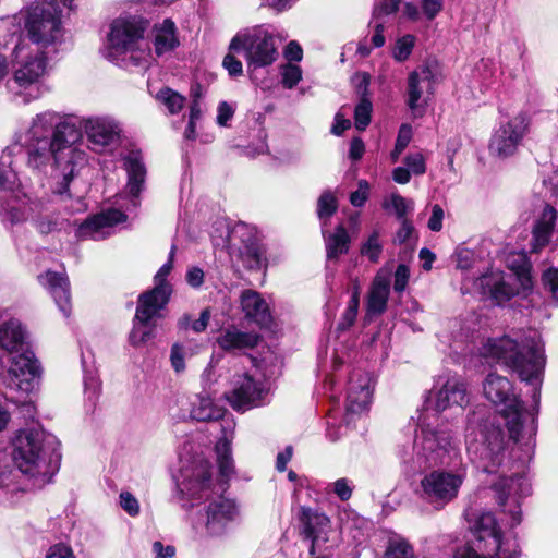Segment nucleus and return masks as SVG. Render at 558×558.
<instances>
[{
	"label": "nucleus",
	"instance_id": "obj_3",
	"mask_svg": "<svg viewBox=\"0 0 558 558\" xmlns=\"http://www.w3.org/2000/svg\"><path fill=\"white\" fill-rule=\"evenodd\" d=\"M402 459L418 471L449 466L429 471L420 482L422 498L435 509L445 508L459 496L468 469L462 462L459 442L450 429L422 425L415 435L412 454H403Z\"/></svg>",
	"mask_w": 558,
	"mask_h": 558
},
{
	"label": "nucleus",
	"instance_id": "obj_54",
	"mask_svg": "<svg viewBox=\"0 0 558 558\" xmlns=\"http://www.w3.org/2000/svg\"><path fill=\"white\" fill-rule=\"evenodd\" d=\"M120 506L131 517H136L140 513L138 500L130 492L120 494Z\"/></svg>",
	"mask_w": 558,
	"mask_h": 558
},
{
	"label": "nucleus",
	"instance_id": "obj_37",
	"mask_svg": "<svg viewBox=\"0 0 558 558\" xmlns=\"http://www.w3.org/2000/svg\"><path fill=\"white\" fill-rule=\"evenodd\" d=\"M383 207L386 210L392 209L396 216L403 220L405 215L413 209V202L398 193H392L384 199Z\"/></svg>",
	"mask_w": 558,
	"mask_h": 558
},
{
	"label": "nucleus",
	"instance_id": "obj_53",
	"mask_svg": "<svg viewBox=\"0 0 558 558\" xmlns=\"http://www.w3.org/2000/svg\"><path fill=\"white\" fill-rule=\"evenodd\" d=\"M410 269L407 265H398L393 275V290L398 293H402L409 282Z\"/></svg>",
	"mask_w": 558,
	"mask_h": 558
},
{
	"label": "nucleus",
	"instance_id": "obj_39",
	"mask_svg": "<svg viewBox=\"0 0 558 558\" xmlns=\"http://www.w3.org/2000/svg\"><path fill=\"white\" fill-rule=\"evenodd\" d=\"M151 320L141 322L136 315L134 316L133 328L129 336V341L133 347L142 345L154 337L153 328L148 327Z\"/></svg>",
	"mask_w": 558,
	"mask_h": 558
},
{
	"label": "nucleus",
	"instance_id": "obj_52",
	"mask_svg": "<svg viewBox=\"0 0 558 558\" xmlns=\"http://www.w3.org/2000/svg\"><path fill=\"white\" fill-rule=\"evenodd\" d=\"M404 162L411 173L415 175H421L426 171L425 159L421 153L409 154L405 157Z\"/></svg>",
	"mask_w": 558,
	"mask_h": 558
},
{
	"label": "nucleus",
	"instance_id": "obj_47",
	"mask_svg": "<svg viewBox=\"0 0 558 558\" xmlns=\"http://www.w3.org/2000/svg\"><path fill=\"white\" fill-rule=\"evenodd\" d=\"M412 137V130L409 125H402L399 130L395 148L391 151L392 162H397L400 155L403 153L405 147L409 145Z\"/></svg>",
	"mask_w": 558,
	"mask_h": 558
},
{
	"label": "nucleus",
	"instance_id": "obj_24",
	"mask_svg": "<svg viewBox=\"0 0 558 558\" xmlns=\"http://www.w3.org/2000/svg\"><path fill=\"white\" fill-rule=\"evenodd\" d=\"M125 220L126 215L124 213L111 208L94 215L83 222L77 230V235L81 239L100 241L110 235V228Z\"/></svg>",
	"mask_w": 558,
	"mask_h": 558
},
{
	"label": "nucleus",
	"instance_id": "obj_6",
	"mask_svg": "<svg viewBox=\"0 0 558 558\" xmlns=\"http://www.w3.org/2000/svg\"><path fill=\"white\" fill-rule=\"evenodd\" d=\"M471 531L473 539L459 547L453 558H520L517 538L502 533L493 513L478 514Z\"/></svg>",
	"mask_w": 558,
	"mask_h": 558
},
{
	"label": "nucleus",
	"instance_id": "obj_5",
	"mask_svg": "<svg viewBox=\"0 0 558 558\" xmlns=\"http://www.w3.org/2000/svg\"><path fill=\"white\" fill-rule=\"evenodd\" d=\"M147 24L135 16H120L109 24L101 54L122 68L147 69L151 63L149 44L145 39Z\"/></svg>",
	"mask_w": 558,
	"mask_h": 558
},
{
	"label": "nucleus",
	"instance_id": "obj_13",
	"mask_svg": "<svg viewBox=\"0 0 558 558\" xmlns=\"http://www.w3.org/2000/svg\"><path fill=\"white\" fill-rule=\"evenodd\" d=\"M268 391L265 378L255 371L254 373L235 374L225 396L235 411L245 412L263 405Z\"/></svg>",
	"mask_w": 558,
	"mask_h": 558
},
{
	"label": "nucleus",
	"instance_id": "obj_46",
	"mask_svg": "<svg viewBox=\"0 0 558 558\" xmlns=\"http://www.w3.org/2000/svg\"><path fill=\"white\" fill-rule=\"evenodd\" d=\"M415 37L413 35H404L399 38L393 49V57L397 61H405L414 47Z\"/></svg>",
	"mask_w": 558,
	"mask_h": 558
},
{
	"label": "nucleus",
	"instance_id": "obj_7",
	"mask_svg": "<svg viewBox=\"0 0 558 558\" xmlns=\"http://www.w3.org/2000/svg\"><path fill=\"white\" fill-rule=\"evenodd\" d=\"M465 442L468 453L483 471L493 473L502 464L507 441L495 417L483 422L480 413L474 412L468 420Z\"/></svg>",
	"mask_w": 558,
	"mask_h": 558
},
{
	"label": "nucleus",
	"instance_id": "obj_28",
	"mask_svg": "<svg viewBox=\"0 0 558 558\" xmlns=\"http://www.w3.org/2000/svg\"><path fill=\"white\" fill-rule=\"evenodd\" d=\"M241 306L246 317L256 324L265 326L270 323L271 316L268 304L259 293L252 290L244 291L241 295Z\"/></svg>",
	"mask_w": 558,
	"mask_h": 558
},
{
	"label": "nucleus",
	"instance_id": "obj_21",
	"mask_svg": "<svg viewBox=\"0 0 558 558\" xmlns=\"http://www.w3.org/2000/svg\"><path fill=\"white\" fill-rule=\"evenodd\" d=\"M41 377V367L29 349L17 352L11 360L8 371V384L11 388L23 392L36 389Z\"/></svg>",
	"mask_w": 558,
	"mask_h": 558
},
{
	"label": "nucleus",
	"instance_id": "obj_29",
	"mask_svg": "<svg viewBox=\"0 0 558 558\" xmlns=\"http://www.w3.org/2000/svg\"><path fill=\"white\" fill-rule=\"evenodd\" d=\"M179 46L177 27L174 22L166 19L162 23L154 27V48L155 53L160 57L172 51Z\"/></svg>",
	"mask_w": 558,
	"mask_h": 558
},
{
	"label": "nucleus",
	"instance_id": "obj_11",
	"mask_svg": "<svg viewBox=\"0 0 558 558\" xmlns=\"http://www.w3.org/2000/svg\"><path fill=\"white\" fill-rule=\"evenodd\" d=\"M225 409L214 402L207 395H196L191 401L190 416L199 422L218 421L222 418L223 436L216 444L219 472L228 481L234 472L231 458V440L234 423L223 418Z\"/></svg>",
	"mask_w": 558,
	"mask_h": 558
},
{
	"label": "nucleus",
	"instance_id": "obj_62",
	"mask_svg": "<svg viewBox=\"0 0 558 558\" xmlns=\"http://www.w3.org/2000/svg\"><path fill=\"white\" fill-rule=\"evenodd\" d=\"M284 58L288 61H301L303 57V50L296 41H290L284 49Z\"/></svg>",
	"mask_w": 558,
	"mask_h": 558
},
{
	"label": "nucleus",
	"instance_id": "obj_42",
	"mask_svg": "<svg viewBox=\"0 0 558 558\" xmlns=\"http://www.w3.org/2000/svg\"><path fill=\"white\" fill-rule=\"evenodd\" d=\"M384 558H414L412 546L403 538L389 541Z\"/></svg>",
	"mask_w": 558,
	"mask_h": 558
},
{
	"label": "nucleus",
	"instance_id": "obj_44",
	"mask_svg": "<svg viewBox=\"0 0 558 558\" xmlns=\"http://www.w3.org/2000/svg\"><path fill=\"white\" fill-rule=\"evenodd\" d=\"M372 102L366 97L361 98L354 110L355 128L360 131L366 129L371 122Z\"/></svg>",
	"mask_w": 558,
	"mask_h": 558
},
{
	"label": "nucleus",
	"instance_id": "obj_27",
	"mask_svg": "<svg viewBox=\"0 0 558 558\" xmlns=\"http://www.w3.org/2000/svg\"><path fill=\"white\" fill-rule=\"evenodd\" d=\"M556 219V209L550 205H545L533 228V252H538L548 245L554 232Z\"/></svg>",
	"mask_w": 558,
	"mask_h": 558
},
{
	"label": "nucleus",
	"instance_id": "obj_61",
	"mask_svg": "<svg viewBox=\"0 0 558 558\" xmlns=\"http://www.w3.org/2000/svg\"><path fill=\"white\" fill-rule=\"evenodd\" d=\"M442 219H444V210L442 208L436 204L433 206L432 216L428 220V228L432 231L438 232L442 228Z\"/></svg>",
	"mask_w": 558,
	"mask_h": 558
},
{
	"label": "nucleus",
	"instance_id": "obj_48",
	"mask_svg": "<svg viewBox=\"0 0 558 558\" xmlns=\"http://www.w3.org/2000/svg\"><path fill=\"white\" fill-rule=\"evenodd\" d=\"M84 387L86 399L94 405L100 392V380L95 373H85Z\"/></svg>",
	"mask_w": 558,
	"mask_h": 558
},
{
	"label": "nucleus",
	"instance_id": "obj_32",
	"mask_svg": "<svg viewBox=\"0 0 558 558\" xmlns=\"http://www.w3.org/2000/svg\"><path fill=\"white\" fill-rule=\"evenodd\" d=\"M14 147L5 148L0 155V190L14 192L20 187V181L14 167Z\"/></svg>",
	"mask_w": 558,
	"mask_h": 558
},
{
	"label": "nucleus",
	"instance_id": "obj_41",
	"mask_svg": "<svg viewBox=\"0 0 558 558\" xmlns=\"http://www.w3.org/2000/svg\"><path fill=\"white\" fill-rule=\"evenodd\" d=\"M33 221L35 228L43 234H48L60 230L66 222L64 219H60L59 217H54L53 215L48 214H39L33 218Z\"/></svg>",
	"mask_w": 558,
	"mask_h": 558
},
{
	"label": "nucleus",
	"instance_id": "obj_45",
	"mask_svg": "<svg viewBox=\"0 0 558 558\" xmlns=\"http://www.w3.org/2000/svg\"><path fill=\"white\" fill-rule=\"evenodd\" d=\"M281 76L283 87L291 89L301 81L302 70L299 65L287 63L281 66Z\"/></svg>",
	"mask_w": 558,
	"mask_h": 558
},
{
	"label": "nucleus",
	"instance_id": "obj_38",
	"mask_svg": "<svg viewBox=\"0 0 558 558\" xmlns=\"http://www.w3.org/2000/svg\"><path fill=\"white\" fill-rule=\"evenodd\" d=\"M360 253L372 263H377L379 260L383 253V243L377 230H374L362 243Z\"/></svg>",
	"mask_w": 558,
	"mask_h": 558
},
{
	"label": "nucleus",
	"instance_id": "obj_34",
	"mask_svg": "<svg viewBox=\"0 0 558 558\" xmlns=\"http://www.w3.org/2000/svg\"><path fill=\"white\" fill-rule=\"evenodd\" d=\"M240 256L243 264L250 269H259L266 264L265 251L255 240H250L240 250Z\"/></svg>",
	"mask_w": 558,
	"mask_h": 558
},
{
	"label": "nucleus",
	"instance_id": "obj_59",
	"mask_svg": "<svg viewBox=\"0 0 558 558\" xmlns=\"http://www.w3.org/2000/svg\"><path fill=\"white\" fill-rule=\"evenodd\" d=\"M46 558H76L70 546L56 544L48 549Z\"/></svg>",
	"mask_w": 558,
	"mask_h": 558
},
{
	"label": "nucleus",
	"instance_id": "obj_14",
	"mask_svg": "<svg viewBox=\"0 0 558 558\" xmlns=\"http://www.w3.org/2000/svg\"><path fill=\"white\" fill-rule=\"evenodd\" d=\"M174 246L170 252L169 260L163 264L155 275V287L142 293L137 301L136 318L141 322H148L162 317L161 311L166 307L172 293V287L167 281V277L172 269V257Z\"/></svg>",
	"mask_w": 558,
	"mask_h": 558
},
{
	"label": "nucleus",
	"instance_id": "obj_56",
	"mask_svg": "<svg viewBox=\"0 0 558 558\" xmlns=\"http://www.w3.org/2000/svg\"><path fill=\"white\" fill-rule=\"evenodd\" d=\"M333 493L342 500H349L352 496V484L345 477L338 478L333 482Z\"/></svg>",
	"mask_w": 558,
	"mask_h": 558
},
{
	"label": "nucleus",
	"instance_id": "obj_25",
	"mask_svg": "<svg viewBox=\"0 0 558 558\" xmlns=\"http://www.w3.org/2000/svg\"><path fill=\"white\" fill-rule=\"evenodd\" d=\"M40 283L49 291L64 317L72 312L70 281L64 272L47 271L39 277Z\"/></svg>",
	"mask_w": 558,
	"mask_h": 558
},
{
	"label": "nucleus",
	"instance_id": "obj_10",
	"mask_svg": "<svg viewBox=\"0 0 558 558\" xmlns=\"http://www.w3.org/2000/svg\"><path fill=\"white\" fill-rule=\"evenodd\" d=\"M61 3L35 2L24 15L25 29L37 50L57 53L64 40Z\"/></svg>",
	"mask_w": 558,
	"mask_h": 558
},
{
	"label": "nucleus",
	"instance_id": "obj_31",
	"mask_svg": "<svg viewBox=\"0 0 558 558\" xmlns=\"http://www.w3.org/2000/svg\"><path fill=\"white\" fill-rule=\"evenodd\" d=\"M125 167L129 177L128 191L132 196L136 197L143 189L146 174L141 155L138 153H131L125 158Z\"/></svg>",
	"mask_w": 558,
	"mask_h": 558
},
{
	"label": "nucleus",
	"instance_id": "obj_20",
	"mask_svg": "<svg viewBox=\"0 0 558 558\" xmlns=\"http://www.w3.org/2000/svg\"><path fill=\"white\" fill-rule=\"evenodd\" d=\"M206 502L203 514L206 533L220 536L240 517V507L234 499L223 495H214Z\"/></svg>",
	"mask_w": 558,
	"mask_h": 558
},
{
	"label": "nucleus",
	"instance_id": "obj_57",
	"mask_svg": "<svg viewBox=\"0 0 558 558\" xmlns=\"http://www.w3.org/2000/svg\"><path fill=\"white\" fill-rule=\"evenodd\" d=\"M222 65L232 77L240 76L243 73L242 62L238 60L231 52L223 58Z\"/></svg>",
	"mask_w": 558,
	"mask_h": 558
},
{
	"label": "nucleus",
	"instance_id": "obj_30",
	"mask_svg": "<svg viewBox=\"0 0 558 558\" xmlns=\"http://www.w3.org/2000/svg\"><path fill=\"white\" fill-rule=\"evenodd\" d=\"M219 347L226 351L252 349L258 343V336L254 332H244L236 328H228L217 339Z\"/></svg>",
	"mask_w": 558,
	"mask_h": 558
},
{
	"label": "nucleus",
	"instance_id": "obj_35",
	"mask_svg": "<svg viewBox=\"0 0 558 558\" xmlns=\"http://www.w3.org/2000/svg\"><path fill=\"white\" fill-rule=\"evenodd\" d=\"M4 458V454H0V488L11 495L23 492L25 488L17 481L19 473L5 462Z\"/></svg>",
	"mask_w": 558,
	"mask_h": 558
},
{
	"label": "nucleus",
	"instance_id": "obj_23",
	"mask_svg": "<svg viewBox=\"0 0 558 558\" xmlns=\"http://www.w3.org/2000/svg\"><path fill=\"white\" fill-rule=\"evenodd\" d=\"M435 410L442 412L450 407L463 408L469 403L465 384L456 376H440L435 386Z\"/></svg>",
	"mask_w": 558,
	"mask_h": 558
},
{
	"label": "nucleus",
	"instance_id": "obj_51",
	"mask_svg": "<svg viewBox=\"0 0 558 558\" xmlns=\"http://www.w3.org/2000/svg\"><path fill=\"white\" fill-rule=\"evenodd\" d=\"M543 284L546 291L558 301V268H549L543 274Z\"/></svg>",
	"mask_w": 558,
	"mask_h": 558
},
{
	"label": "nucleus",
	"instance_id": "obj_63",
	"mask_svg": "<svg viewBox=\"0 0 558 558\" xmlns=\"http://www.w3.org/2000/svg\"><path fill=\"white\" fill-rule=\"evenodd\" d=\"M186 281L192 288H199L204 282V271L199 267H192L186 272Z\"/></svg>",
	"mask_w": 558,
	"mask_h": 558
},
{
	"label": "nucleus",
	"instance_id": "obj_40",
	"mask_svg": "<svg viewBox=\"0 0 558 558\" xmlns=\"http://www.w3.org/2000/svg\"><path fill=\"white\" fill-rule=\"evenodd\" d=\"M337 208L336 196L330 191H325L317 202V215L323 225L336 213Z\"/></svg>",
	"mask_w": 558,
	"mask_h": 558
},
{
	"label": "nucleus",
	"instance_id": "obj_50",
	"mask_svg": "<svg viewBox=\"0 0 558 558\" xmlns=\"http://www.w3.org/2000/svg\"><path fill=\"white\" fill-rule=\"evenodd\" d=\"M369 183L366 180L357 182V190L350 195V203L354 207H362L369 197Z\"/></svg>",
	"mask_w": 558,
	"mask_h": 558
},
{
	"label": "nucleus",
	"instance_id": "obj_18",
	"mask_svg": "<svg viewBox=\"0 0 558 558\" xmlns=\"http://www.w3.org/2000/svg\"><path fill=\"white\" fill-rule=\"evenodd\" d=\"M498 505L502 511L509 513L511 526L521 522V509L519 500L531 494V484L524 474L511 477H500L493 484Z\"/></svg>",
	"mask_w": 558,
	"mask_h": 558
},
{
	"label": "nucleus",
	"instance_id": "obj_17",
	"mask_svg": "<svg viewBox=\"0 0 558 558\" xmlns=\"http://www.w3.org/2000/svg\"><path fill=\"white\" fill-rule=\"evenodd\" d=\"M529 119L525 113H518L494 131L488 150L492 156L508 158L512 156L527 133Z\"/></svg>",
	"mask_w": 558,
	"mask_h": 558
},
{
	"label": "nucleus",
	"instance_id": "obj_19",
	"mask_svg": "<svg viewBox=\"0 0 558 558\" xmlns=\"http://www.w3.org/2000/svg\"><path fill=\"white\" fill-rule=\"evenodd\" d=\"M374 379L368 372L354 369L349 378L344 423L350 425L369 409Z\"/></svg>",
	"mask_w": 558,
	"mask_h": 558
},
{
	"label": "nucleus",
	"instance_id": "obj_16",
	"mask_svg": "<svg viewBox=\"0 0 558 558\" xmlns=\"http://www.w3.org/2000/svg\"><path fill=\"white\" fill-rule=\"evenodd\" d=\"M178 489L182 499L191 502V506L207 501L215 495L210 465L207 461H199L191 468L181 471V480L178 481Z\"/></svg>",
	"mask_w": 558,
	"mask_h": 558
},
{
	"label": "nucleus",
	"instance_id": "obj_1",
	"mask_svg": "<svg viewBox=\"0 0 558 558\" xmlns=\"http://www.w3.org/2000/svg\"><path fill=\"white\" fill-rule=\"evenodd\" d=\"M85 134L88 148L97 154L112 151L120 142L121 129L109 117L82 119L77 128L68 117L52 110L36 114L21 135L27 150V166L58 179L54 192L69 194L70 182L88 163V155L75 144Z\"/></svg>",
	"mask_w": 558,
	"mask_h": 558
},
{
	"label": "nucleus",
	"instance_id": "obj_12",
	"mask_svg": "<svg viewBox=\"0 0 558 558\" xmlns=\"http://www.w3.org/2000/svg\"><path fill=\"white\" fill-rule=\"evenodd\" d=\"M230 51H245L248 69L265 68L272 64L278 57L274 36L260 26L239 32L230 41Z\"/></svg>",
	"mask_w": 558,
	"mask_h": 558
},
{
	"label": "nucleus",
	"instance_id": "obj_9",
	"mask_svg": "<svg viewBox=\"0 0 558 558\" xmlns=\"http://www.w3.org/2000/svg\"><path fill=\"white\" fill-rule=\"evenodd\" d=\"M25 50L27 47L21 44L14 48L16 68L10 88L13 96L26 105L39 99L47 92L43 78L47 74L50 53L40 50L24 53Z\"/></svg>",
	"mask_w": 558,
	"mask_h": 558
},
{
	"label": "nucleus",
	"instance_id": "obj_22",
	"mask_svg": "<svg viewBox=\"0 0 558 558\" xmlns=\"http://www.w3.org/2000/svg\"><path fill=\"white\" fill-rule=\"evenodd\" d=\"M299 520L302 524L303 534L311 541L310 553L315 555L325 550L328 542V533L331 531L329 518L318 510L301 507Z\"/></svg>",
	"mask_w": 558,
	"mask_h": 558
},
{
	"label": "nucleus",
	"instance_id": "obj_64",
	"mask_svg": "<svg viewBox=\"0 0 558 558\" xmlns=\"http://www.w3.org/2000/svg\"><path fill=\"white\" fill-rule=\"evenodd\" d=\"M153 551L155 558H172L175 555V548L173 546H163L159 541L153 543Z\"/></svg>",
	"mask_w": 558,
	"mask_h": 558
},
{
	"label": "nucleus",
	"instance_id": "obj_26",
	"mask_svg": "<svg viewBox=\"0 0 558 558\" xmlns=\"http://www.w3.org/2000/svg\"><path fill=\"white\" fill-rule=\"evenodd\" d=\"M390 272L380 269L372 282L367 296V316H378L386 311L390 294Z\"/></svg>",
	"mask_w": 558,
	"mask_h": 558
},
{
	"label": "nucleus",
	"instance_id": "obj_36",
	"mask_svg": "<svg viewBox=\"0 0 558 558\" xmlns=\"http://www.w3.org/2000/svg\"><path fill=\"white\" fill-rule=\"evenodd\" d=\"M156 99L166 107L169 114L179 113L185 104V97L169 87L161 88L156 94Z\"/></svg>",
	"mask_w": 558,
	"mask_h": 558
},
{
	"label": "nucleus",
	"instance_id": "obj_2",
	"mask_svg": "<svg viewBox=\"0 0 558 558\" xmlns=\"http://www.w3.org/2000/svg\"><path fill=\"white\" fill-rule=\"evenodd\" d=\"M484 359L493 360L515 372L522 381L533 386L535 408L529 411L514 392L512 383L495 372L483 380L484 397L498 408L509 437L524 446L526 452L534 447L536 414L541 396V375L545 366L544 344L535 330L513 331L488 338L480 349Z\"/></svg>",
	"mask_w": 558,
	"mask_h": 558
},
{
	"label": "nucleus",
	"instance_id": "obj_33",
	"mask_svg": "<svg viewBox=\"0 0 558 558\" xmlns=\"http://www.w3.org/2000/svg\"><path fill=\"white\" fill-rule=\"evenodd\" d=\"M350 236L343 226H338L335 232L325 236L326 254L328 260H337L347 254L350 247Z\"/></svg>",
	"mask_w": 558,
	"mask_h": 558
},
{
	"label": "nucleus",
	"instance_id": "obj_8",
	"mask_svg": "<svg viewBox=\"0 0 558 558\" xmlns=\"http://www.w3.org/2000/svg\"><path fill=\"white\" fill-rule=\"evenodd\" d=\"M508 266L513 274L506 276L500 271H493L475 281V288L482 296L498 305L509 301L520 290L526 291L532 288L531 264L525 254L510 255Z\"/></svg>",
	"mask_w": 558,
	"mask_h": 558
},
{
	"label": "nucleus",
	"instance_id": "obj_49",
	"mask_svg": "<svg viewBox=\"0 0 558 558\" xmlns=\"http://www.w3.org/2000/svg\"><path fill=\"white\" fill-rule=\"evenodd\" d=\"M187 352L182 344L174 343L170 352L171 366L175 373H182L185 369V357Z\"/></svg>",
	"mask_w": 558,
	"mask_h": 558
},
{
	"label": "nucleus",
	"instance_id": "obj_15",
	"mask_svg": "<svg viewBox=\"0 0 558 558\" xmlns=\"http://www.w3.org/2000/svg\"><path fill=\"white\" fill-rule=\"evenodd\" d=\"M437 66L432 63L420 65L409 74L407 86V105L412 114L422 117L434 95Z\"/></svg>",
	"mask_w": 558,
	"mask_h": 558
},
{
	"label": "nucleus",
	"instance_id": "obj_55",
	"mask_svg": "<svg viewBox=\"0 0 558 558\" xmlns=\"http://www.w3.org/2000/svg\"><path fill=\"white\" fill-rule=\"evenodd\" d=\"M421 9L428 21H433L444 9V0H421Z\"/></svg>",
	"mask_w": 558,
	"mask_h": 558
},
{
	"label": "nucleus",
	"instance_id": "obj_4",
	"mask_svg": "<svg viewBox=\"0 0 558 558\" xmlns=\"http://www.w3.org/2000/svg\"><path fill=\"white\" fill-rule=\"evenodd\" d=\"M13 461L20 473L37 486L49 483L59 470L61 454L57 437L41 428L20 429L12 442Z\"/></svg>",
	"mask_w": 558,
	"mask_h": 558
},
{
	"label": "nucleus",
	"instance_id": "obj_58",
	"mask_svg": "<svg viewBox=\"0 0 558 558\" xmlns=\"http://www.w3.org/2000/svg\"><path fill=\"white\" fill-rule=\"evenodd\" d=\"M401 0H383L381 3L375 8L374 15L376 19L380 16L390 15L398 11Z\"/></svg>",
	"mask_w": 558,
	"mask_h": 558
},
{
	"label": "nucleus",
	"instance_id": "obj_60",
	"mask_svg": "<svg viewBox=\"0 0 558 558\" xmlns=\"http://www.w3.org/2000/svg\"><path fill=\"white\" fill-rule=\"evenodd\" d=\"M413 231H414V227L411 221H409L408 219L401 220V226H400L399 230L397 231L395 240H393L395 243H398V244L405 243L411 238Z\"/></svg>",
	"mask_w": 558,
	"mask_h": 558
},
{
	"label": "nucleus",
	"instance_id": "obj_43",
	"mask_svg": "<svg viewBox=\"0 0 558 558\" xmlns=\"http://www.w3.org/2000/svg\"><path fill=\"white\" fill-rule=\"evenodd\" d=\"M22 20H24V17L19 15H12L0 20V45H8V36L13 37L21 33Z\"/></svg>",
	"mask_w": 558,
	"mask_h": 558
}]
</instances>
